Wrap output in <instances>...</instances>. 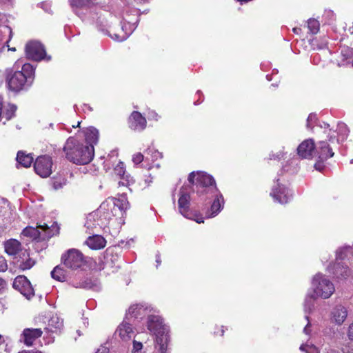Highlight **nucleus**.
<instances>
[{"label": "nucleus", "mask_w": 353, "mask_h": 353, "mask_svg": "<svg viewBox=\"0 0 353 353\" xmlns=\"http://www.w3.org/2000/svg\"><path fill=\"white\" fill-rule=\"evenodd\" d=\"M63 150L65 152L66 158L76 164L85 165L89 163L92 160L94 154L93 146L84 145L73 137L68 139Z\"/></svg>", "instance_id": "f257e3e1"}, {"label": "nucleus", "mask_w": 353, "mask_h": 353, "mask_svg": "<svg viewBox=\"0 0 353 353\" xmlns=\"http://www.w3.org/2000/svg\"><path fill=\"white\" fill-rule=\"evenodd\" d=\"M188 181L196 185V193L199 196L215 194L218 192L213 177L204 172H192L188 176Z\"/></svg>", "instance_id": "f03ea898"}, {"label": "nucleus", "mask_w": 353, "mask_h": 353, "mask_svg": "<svg viewBox=\"0 0 353 353\" xmlns=\"http://www.w3.org/2000/svg\"><path fill=\"white\" fill-rule=\"evenodd\" d=\"M148 329L156 335L158 351L165 353L168 348L169 336L165 333L166 329L162 319L159 316H149L148 319Z\"/></svg>", "instance_id": "7ed1b4c3"}, {"label": "nucleus", "mask_w": 353, "mask_h": 353, "mask_svg": "<svg viewBox=\"0 0 353 353\" xmlns=\"http://www.w3.org/2000/svg\"><path fill=\"white\" fill-rule=\"evenodd\" d=\"M312 288L315 297L323 299H329L335 291L334 283L322 273H317L314 276Z\"/></svg>", "instance_id": "20e7f679"}, {"label": "nucleus", "mask_w": 353, "mask_h": 353, "mask_svg": "<svg viewBox=\"0 0 353 353\" xmlns=\"http://www.w3.org/2000/svg\"><path fill=\"white\" fill-rule=\"evenodd\" d=\"M108 204H101L97 210L90 213L85 223V226L89 230L96 228L97 226L101 227L106 224L107 221L111 219L108 212H105V210H108Z\"/></svg>", "instance_id": "39448f33"}, {"label": "nucleus", "mask_w": 353, "mask_h": 353, "mask_svg": "<svg viewBox=\"0 0 353 353\" xmlns=\"http://www.w3.org/2000/svg\"><path fill=\"white\" fill-rule=\"evenodd\" d=\"M63 265L72 270L81 268L85 264L83 254L79 250L72 248L65 252L61 256Z\"/></svg>", "instance_id": "423d86ee"}, {"label": "nucleus", "mask_w": 353, "mask_h": 353, "mask_svg": "<svg viewBox=\"0 0 353 353\" xmlns=\"http://www.w3.org/2000/svg\"><path fill=\"white\" fill-rule=\"evenodd\" d=\"M7 82L11 90L19 92L25 88L28 82V77L22 71H16L8 75Z\"/></svg>", "instance_id": "0eeeda50"}, {"label": "nucleus", "mask_w": 353, "mask_h": 353, "mask_svg": "<svg viewBox=\"0 0 353 353\" xmlns=\"http://www.w3.org/2000/svg\"><path fill=\"white\" fill-rule=\"evenodd\" d=\"M12 287L28 299H30L34 295V289L30 282L23 275H19L14 279Z\"/></svg>", "instance_id": "6e6552de"}, {"label": "nucleus", "mask_w": 353, "mask_h": 353, "mask_svg": "<svg viewBox=\"0 0 353 353\" xmlns=\"http://www.w3.org/2000/svg\"><path fill=\"white\" fill-rule=\"evenodd\" d=\"M52 161L48 156H40L37 158L34 169L37 174L43 178L48 177L52 173Z\"/></svg>", "instance_id": "1a4fd4ad"}, {"label": "nucleus", "mask_w": 353, "mask_h": 353, "mask_svg": "<svg viewBox=\"0 0 353 353\" xmlns=\"http://www.w3.org/2000/svg\"><path fill=\"white\" fill-rule=\"evenodd\" d=\"M26 53L28 59L40 61L46 55L44 47L38 41H30L26 46Z\"/></svg>", "instance_id": "9d476101"}, {"label": "nucleus", "mask_w": 353, "mask_h": 353, "mask_svg": "<svg viewBox=\"0 0 353 353\" xmlns=\"http://www.w3.org/2000/svg\"><path fill=\"white\" fill-rule=\"evenodd\" d=\"M125 23L121 26L119 32L114 33L110 37L115 41H122L125 40L136 28L135 24L138 22L136 19L134 22L124 18Z\"/></svg>", "instance_id": "9b49d317"}, {"label": "nucleus", "mask_w": 353, "mask_h": 353, "mask_svg": "<svg viewBox=\"0 0 353 353\" xmlns=\"http://www.w3.org/2000/svg\"><path fill=\"white\" fill-rule=\"evenodd\" d=\"M187 188L183 186L180 190V196L178 200V205L180 213L185 217L190 219L189 212L190 205V196L186 191Z\"/></svg>", "instance_id": "f8f14e48"}, {"label": "nucleus", "mask_w": 353, "mask_h": 353, "mask_svg": "<svg viewBox=\"0 0 353 353\" xmlns=\"http://www.w3.org/2000/svg\"><path fill=\"white\" fill-rule=\"evenodd\" d=\"M277 181H279V179ZM270 194L280 203H288L292 196V194L290 193V190L283 185H281L279 182L273 186L272 192Z\"/></svg>", "instance_id": "ddd939ff"}, {"label": "nucleus", "mask_w": 353, "mask_h": 353, "mask_svg": "<svg viewBox=\"0 0 353 353\" xmlns=\"http://www.w3.org/2000/svg\"><path fill=\"white\" fill-rule=\"evenodd\" d=\"M146 119L137 111H134L129 118V126L134 131H142L146 127Z\"/></svg>", "instance_id": "4468645a"}, {"label": "nucleus", "mask_w": 353, "mask_h": 353, "mask_svg": "<svg viewBox=\"0 0 353 353\" xmlns=\"http://www.w3.org/2000/svg\"><path fill=\"white\" fill-rule=\"evenodd\" d=\"M315 149L314 141L311 139L303 141L297 148L298 154L303 159L312 157Z\"/></svg>", "instance_id": "2eb2a0df"}, {"label": "nucleus", "mask_w": 353, "mask_h": 353, "mask_svg": "<svg viewBox=\"0 0 353 353\" xmlns=\"http://www.w3.org/2000/svg\"><path fill=\"white\" fill-rule=\"evenodd\" d=\"M43 332L39 328H26L21 334V338L27 346H32L34 341L41 336Z\"/></svg>", "instance_id": "dca6fc26"}, {"label": "nucleus", "mask_w": 353, "mask_h": 353, "mask_svg": "<svg viewBox=\"0 0 353 353\" xmlns=\"http://www.w3.org/2000/svg\"><path fill=\"white\" fill-rule=\"evenodd\" d=\"M329 271L338 279H345L351 275V271L343 263H336L328 267Z\"/></svg>", "instance_id": "f3484780"}, {"label": "nucleus", "mask_w": 353, "mask_h": 353, "mask_svg": "<svg viewBox=\"0 0 353 353\" xmlns=\"http://www.w3.org/2000/svg\"><path fill=\"white\" fill-rule=\"evenodd\" d=\"M347 316V310L342 305H336L331 312V320L336 325H341Z\"/></svg>", "instance_id": "a211bd4d"}, {"label": "nucleus", "mask_w": 353, "mask_h": 353, "mask_svg": "<svg viewBox=\"0 0 353 353\" xmlns=\"http://www.w3.org/2000/svg\"><path fill=\"white\" fill-rule=\"evenodd\" d=\"M117 332L123 341L130 340L134 335L133 328L131 321L124 319L123 322L119 325Z\"/></svg>", "instance_id": "6ab92c4d"}, {"label": "nucleus", "mask_w": 353, "mask_h": 353, "mask_svg": "<svg viewBox=\"0 0 353 353\" xmlns=\"http://www.w3.org/2000/svg\"><path fill=\"white\" fill-rule=\"evenodd\" d=\"M208 198L214 197L212 204L210 207V214L208 217H213L218 214L223 207V197L222 194L218 191L215 194H208Z\"/></svg>", "instance_id": "aec40b11"}, {"label": "nucleus", "mask_w": 353, "mask_h": 353, "mask_svg": "<svg viewBox=\"0 0 353 353\" xmlns=\"http://www.w3.org/2000/svg\"><path fill=\"white\" fill-rule=\"evenodd\" d=\"M5 252L10 256H15L23 250L21 243L14 239H10L4 243Z\"/></svg>", "instance_id": "412c9836"}, {"label": "nucleus", "mask_w": 353, "mask_h": 353, "mask_svg": "<svg viewBox=\"0 0 353 353\" xmlns=\"http://www.w3.org/2000/svg\"><path fill=\"white\" fill-rule=\"evenodd\" d=\"M316 152L319 159L322 161H326L327 159L332 157L334 154L330 145L326 141H323L318 143Z\"/></svg>", "instance_id": "4be33fe9"}, {"label": "nucleus", "mask_w": 353, "mask_h": 353, "mask_svg": "<svg viewBox=\"0 0 353 353\" xmlns=\"http://www.w3.org/2000/svg\"><path fill=\"white\" fill-rule=\"evenodd\" d=\"M85 243L91 249L99 250L105 246L106 241L101 235H93L92 236H89Z\"/></svg>", "instance_id": "5701e85b"}, {"label": "nucleus", "mask_w": 353, "mask_h": 353, "mask_svg": "<svg viewBox=\"0 0 353 353\" xmlns=\"http://www.w3.org/2000/svg\"><path fill=\"white\" fill-rule=\"evenodd\" d=\"M85 138L88 146H93L99 140V131L94 127H90L85 131Z\"/></svg>", "instance_id": "b1692460"}, {"label": "nucleus", "mask_w": 353, "mask_h": 353, "mask_svg": "<svg viewBox=\"0 0 353 353\" xmlns=\"http://www.w3.org/2000/svg\"><path fill=\"white\" fill-rule=\"evenodd\" d=\"M145 309L143 306L139 304L132 305L130 307L125 319L128 321L132 320V319H137L144 314Z\"/></svg>", "instance_id": "393cba45"}, {"label": "nucleus", "mask_w": 353, "mask_h": 353, "mask_svg": "<svg viewBox=\"0 0 353 353\" xmlns=\"http://www.w3.org/2000/svg\"><path fill=\"white\" fill-rule=\"evenodd\" d=\"M111 202H112V205L116 206L119 210H121L123 214L129 208V202L127 200L125 192L122 193L119 198H112Z\"/></svg>", "instance_id": "a878e982"}, {"label": "nucleus", "mask_w": 353, "mask_h": 353, "mask_svg": "<svg viewBox=\"0 0 353 353\" xmlns=\"http://www.w3.org/2000/svg\"><path fill=\"white\" fill-rule=\"evenodd\" d=\"M16 159L19 164L24 168H29L33 162L34 157L31 154H26L23 151H19Z\"/></svg>", "instance_id": "bb28decb"}, {"label": "nucleus", "mask_w": 353, "mask_h": 353, "mask_svg": "<svg viewBox=\"0 0 353 353\" xmlns=\"http://www.w3.org/2000/svg\"><path fill=\"white\" fill-rule=\"evenodd\" d=\"M21 254L23 255V260L18 265L19 268L24 271L33 267L35 262L33 259L30 258L29 253L27 250H24L23 252H21Z\"/></svg>", "instance_id": "cd10ccee"}, {"label": "nucleus", "mask_w": 353, "mask_h": 353, "mask_svg": "<svg viewBox=\"0 0 353 353\" xmlns=\"http://www.w3.org/2000/svg\"><path fill=\"white\" fill-rule=\"evenodd\" d=\"M63 326V321L57 316H52L48 322V330L50 332H57L60 330Z\"/></svg>", "instance_id": "c85d7f7f"}, {"label": "nucleus", "mask_w": 353, "mask_h": 353, "mask_svg": "<svg viewBox=\"0 0 353 353\" xmlns=\"http://www.w3.org/2000/svg\"><path fill=\"white\" fill-rule=\"evenodd\" d=\"M317 298L318 297H315V295L313 294H308L305 296L303 303L304 312L305 314H310L314 308V300Z\"/></svg>", "instance_id": "c756f323"}, {"label": "nucleus", "mask_w": 353, "mask_h": 353, "mask_svg": "<svg viewBox=\"0 0 353 353\" xmlns=\"http://www.w3.org/2000/svg\"><path fill=\"white\" fill-rule=\"evenodd\" d=\"M17 106L14 104H8L4 110H1V117L5 118L6 121L10 120L15 115Z\"/></svg>", "instance_id": "7c9ffc66"}, {"label": "nucleus", "mask_w": 353, "mask_h": 353, "mask_svg": "<svg viewBox=\"0 0 353 353\" xmlns=\"http://www.w3.org/2000/svg\"><path fill=\"white\" fill-rule=\"evenodd\" d=\"M70 6L74 9L88 7L90 4L94 3L97 0H68Z\"/></svg>", "instance_id": "2f4dec72"}, {"label": "nucleus", "mask_w": 353, "mask_h": 353, "mask_svg": "<svg viewBox=\"0 0 353 353\" xmlns=\"http://www.w3.org/2000/svg\"><path fill=\"white\" fill-rule=\"evenodd\" d=\"M51 276L54 279L61 282L66 279L65 271L59 265L56 266L51 272Z\"/></svg>", "instance_id": "473e14b6"}, {"label": "nucleus", "mask_w": 353, "mask_h": 353, "mask_svg": "<svg viewBox=\"0 0 353 353\" xmlns=\"http://www.w3.org/2000/svg\"><path fill=\"white\" fill-rule=\"evenodd\" d=\"M21 234L33 239H39L41 236L39 230L37 228L33 227H26L23 230Z\"/></svg>", "instance_id": "72a5a7b5"}, {"label": "nucleus", "mask_w": 353, "mask_h": 353, "mask_svg": "<svg viewBox=\"0 0 353 353\" xmlns=\"http://www.w3.org/2000/svg\"><path fill=\"white\" fill-rule=\"evenodd\" d=\"M96 25L99 30L106 33L107 28L108 27V22L105 16L100 14L96 19Z\"/></svg>", "instance_id": "f704fd0d"}, {"label": "nucleus", "mask_w": 353, "mask_h": 353, "mask_svg": "<svg viewBox=\"0 0 353 353\" xmlns=\"http://www.w3.org/2000/svg\"><path fill=\"white\" fill-rule=\"evenodd\" d=\"M102 204L109 205L108 207H107L108 210H105V212H108L110 217L115 216L121 218L123 216V214L121 213V210H119L116 206L112 205V202H111V201L109 202L103 203Z\"/></svg>", "instance_id": "c9c22d12"}, {"label": "nucleus", "mask_w": 353, "mask_h": 353, "mask_svg": "<svg viewBox=\"0 0 353 353\" xmlns=\"http://www.w3.org/2000/svg\"><path fill=\"white\" fill-rule=\"evenodd\" d=\"M66 182L65 177L59 175L52 179V185L54 190H57L62 188L66 184Z\"/></svg>", "instance_id": "e433bc0d"}, {"label": "nucleus", "mask_w": 353, "mask_h": 353, "mask_svg": "<svg viewBox=\"0 0 353 353\" xmlns=\"http://www.w3.org/2000/svg\"><path fill=\"white\" fill-rule=\"evenodd\" d=\"M320 23L314 19H310L307 21V28L310 33L316 34L319 30Z\"/></svg>", "instance_id": "4c0bfd02"}, {"label": "nucleus", "mask_w": 353, "mask_h": 353, "mask_svg": "<svg viewBox=\"0 0 353 353\" xmlns=\"http://www.w3.org/2000/svg\"><path fill=\"white\" fill-rule=\"evenodd\" d=\"M352 250L350 246H343L339 248L336 252V260H343L347 256V253L350 252Z\"/></svg>", "instance_id": "58836bf2"}, {"label": "nucleus", "mask_w": 353, "mask_h": 353, "mask_svg": "<svg viewBox=\"0 0 353 353\" xmlns=\"http://www.w3.org/2000/svg\"><path fill=\"white\" fill-rule=\"evenodd\" d=\"M114 173L121 179L125 177L128 174L125 172V168L123 162H119L114 168Z\"/></svg>", "instance_id": "ea45409f"}, {"label": "nucleus", "mask_w": 353, "mask_h": 353, "mask_svg": "<svg viewBox=\"0 0 353 353\" xmlns=\"http://www.w3.org/2000/svg\"><path fill=\"white\" fill-rule=\"evenodd\" d=\"M121 180L118 182V185L119 187H126L128 188L130 185L133 184L134 181L133 178L130 175H125V177H122L120 179Z\"/></svg>", "instance_id": "a19ab883"}, {"label": "nucleus", "mask_w": 353, "mask_h": 353, "mask_svg": "<svg viewBox=\"0 0 353 353\" xmlns=\"http://www.w3.org/2000/svg\"><path fill=\"white\" fill-rule=\"evenodd\" d=\"M312 46L314 49L316 48L318 50H324L327 48V42L326 40H323L320 41L319 40L315 39L312 40Z\"/></svg>", "instance_id": "79ce46f5"}, {"label": "nucleus", "mask_w": 353, "mask_h": 353, "mask_svg": "<svg viewBox=\"0 0 353 353\" xmlns=\"http://www.w3.org/2000/svg\"><path fill=\"white\" fill-rule=\"evenodd\" d=\"M316 120V116L314 114H310L307 119L306 126L308 129L312 128V123Z\"/></svg>", "instance_id": "37998d69"}, {"label": "nucleus", "mask_w": 353, "mask_h": 353, "mask_svg": "<svg viewBox=\"0 0 353 353\" xmlns=\"http://www.w3.org/2000/svg\"><path fill=\"white\" fill-rule=\"evenodd\" d=\"M285 153L282 151H279L277 153H271L269 156V159L280 160L284 157Z\"/></svg>", "instance_id": "c03bdc74"}, {"label": "nucleus", "mask_w": 353, "mask_h": 353, "mask_svg": "<svg viewBox=\"0 0 353 353\" xmlns=\"http://www.w3.org/2000/svg\"><path fill=\"white\" fill-rule=\"evenodd\" d=\"M143 155L141 152H138L133 155L132 161L134 164H139L143 161Z\"/></svg>", "instance_id": "a18cd8bd"}, {"label": "nucleus", "mask_w": 353, "mask_h": 353, "mask_svg": "<svg viewBox=\"0 0 353 353\" xmlns=\"http://www.w3.org/2000/svg\"><path fill=\"white\" fill-rule=\"evenodd\" d=\"M143 345L141 342H138L135 340L133 341V353H138L142 349Z\"/></svg>", "instance_id": "49530a36"}, {"label": "nucleus", "mask_w": 353, "mask_h": 353, "mask_svg": "<svg viewBox=\"0 0 353 353\" xmlns=\"http://www.w3.org/2000/svg\"><path fill=\"white\" fill-rule=\"evenodd\" d=\"M8 265L6 260L3 256L0 255V272H3L7 270Z\"/></svg>", "instance_id": "de8ad7c7"}, {"label": "nucleus", "mask_w": 353, "mask_h": 353, "mask_svg": "<svg viewBox=\"0 0 353 353\" xmlns=\"http://www.w3.org/2000/svg\"><path fill=\"white\" fill-rule=\"evenodd\" d=\"M325 161H322L321 159H319L315 164H314V168L316 170H319V171H321L323 170L324 168V164H323V162Z\"/></svg>", "instance_id": "09e8293b"}, {"label": "nucleus", "mask_w": 353, "mask_h": 353, "mask_svg": "<svg viewBox=\"0 0 353 353\" xmlns=\"http://www.w3.org/2000/svg\"><path fill=\"white\" fill-rule=\"evenodd\" d=\"M305 318L307 321V324L306 325V326L304 327L303 329V332L305 334H310V327L311 326V324L309 321V316L307 315L305 316Z\"/></svg>", "instance_id": "8fccbe9b"}, {"label": "nucleus", "mask_w": 353, "mask_h": 353, "mask_svg": "<svg viewBox=\"0 0 353 353\" xmlns=\"http://www.w3.org/2000/svg\"><path fill=\"white\" fill-rule=\"evenodd\" d=\"M41 8H43L46 12H50V5L48 3L43 2L40 3Z\"/></svg>", "instance_id": "3c124183"}, {"label": "nucleus", "mask_w": 353, "mask_h": 353, "mask_svg": "<svg viewBox=\"0 0 353 353\" xmlns=\"http://www.w3.org/2000/svg\"><path fill=\"white\" fill-rule=\"evenodd\" d=\"M347 335L350 340H353V323L349 326Z\"/></svg>", "instance_id": "603ef678"}, {"label": "nucleus", "mask_w": 353, "mask_h": 353, "mask_svg": "<svg viewBox=\"0 0 353 353\" xmlns=\"http://www.w3.org/2000/svg\"><path fill=\"white\" fill-rule=\"evenodd\" d=\"M149 117H150L151 119H154L155 121H157L159 119V118L158 114L157 112H155L154 111L150 112Z\"/></svg>", "instance_id": "864d4df0"}, {"label": "nucleus", "mask_w": 353, "mask_h": 353, "mask_svg": "<svg viewBox=\"0 0 353 353\" xmlns=\"http://www.w3.org/2000/svg\"><path fill=\"white\" fill-rule=\"evenodd\" d=\"M108 352H109V350L105 346H101L96 352V353H108Z\"/></svg>", "instance_id": "5fc2aeb1"}, {"label": "nucleus", "mask_w": 353, "mask_h": 353, "mask_svg": "<svg viewBox=\"0 0 353 353\" xmlns=\"http://www.w3.org/2000/svg\"><path fill=\"white\" fill-rule=\"evenodd\" d=\"M156 262L157 263V266L159 265L161 263L160 254L159 252L156 254Z\"/></svg>", "instance_id": "6e6d98bb"}, {"label": "nucleus", "mask_w": 353, "mask_h": 353, "mask_svg": "<svg viewBox=\"0 0 353 353\" xmlns=\"http://www.w3.org/2000/svg\"><path fill=\"white\" fill-rule=\"evenodd\" d=\"M5 287L6 282L2 279H0V291L3 290Z\"/></svg>", "instance_id": "4d7b16f0"}, {"label": "nucleus", "mask_w": 353, "mask_h": 353, "mask_svg": "<svg viewBox=\"0 0 353 353\" xmlns=\"http://www.w3.org/2000/svg\"><path fill=\"white\" fill-rule=\"evenodd\" d=\"M29 69L32 70V67L30 64H24L22 68V70L24 71L28 70Z\"/></svg>", "instance_id": "13d9d810"}, {"label": "nucleus", "mask_w": 353, "mask_h": 353, "mask_svg": "<svg viewBox=\"0 0 353 353\" xmlns=\"http://www.w3.org/2000/svg\"><path fill=\"white\" fill-rule=\"evenodd\" d=\"M324 353H340L336 350H332V349H327L325 350Z\"/></svg>", "instance_id": "bf43d9fd"}, {"label": "nucleus", "mask_w": 353, "mask_h": 353, "mask_svg": "<svg viewBox=\"0 0 353 353\" xmlns=\"http://www.w3.org/2000/svg\"><path fill=\"white\" fill-rule=\"evenodd\" d=\"M308 347V345H304V344H303V345H301L300 346V350H301V351H305L307 353H309V352H308V351L306 350V347Z\"/></svg>", "instance_id": "052dcab7"}, {"label": "nucleus", "mask_w": 353, "mask_h": 353, "mask_svg": "<svg viewBox=\"0 0 353 353\" xmlns=\"http://www.w3.org/2000/svg\"><path fill=\"white\" fill-rule=\"evenodd\" d=\"M19 353H41V352L40 351H34V350H32V351H27V350H23L21 352H19Z\"/></svg>", "instance_id": "680f3d73"}, {"label": "nucleus", "mask_w": 353, "mask_h": 353, "mask_svg": "<svg viewBox=\"0 0 353 353\" xmlns=\"http://www.w3.org/2000/svg\"><path fill=\"white\" fill-rule=\"evenodd\" d=\"M160 156H161V154L159 152H157V151L154 152V158L157 159Z\"/></svg>", "instance_id": "e2e57ef3"}, {"label": "nucleus", "mask_w": 353, "mask_h": 353, "mask_svg": "<svg viewBox=\"0 0 353 353\" xmlns=\"http://www.w3.org/2000/svg\"><path fill=\"white\" fill-rule=\"evenodd\" d=\"M6 28L9 31V37H10L9 39H10L11 37H12V32L11 29L9 27H6Z\"/></svg>", "instance_id": "0e129e2a"}, {"label": "nucleus", "mask_w": 353, "mask_h": 353, "mask_svg": "<svg viewBox=\"0 0 353 353\" xmlns=\"http://www.w3.org/2000/svg\"><path fill=\"white\" fill-rule=\"evenodd\" d=\"M39 228H43V230H47L49 229L48 226L46 224H45L44 225H40Z\"/></svg>", "instance_id": "69168bd1"}, {"label": "nucleus", "mask_w": 353, "mask_h": 353, "mask_svg": "<svg viewBox=\"0 0 353 353\" xmlns=\"http://www.w3.org/2000/svg\"><path fill=\"white\" fill-rule=\"evenodd\" d=\"M6 210L5 206L0 205V214L3 212V210Z\"/></svg>", "instance_id": "338daca9"}, {"label": "nucleus", "mask_w": 353, "mask_h": 353, "mask_svg": "<svg viewBox=\"0 0 353 353\" xmlns=\"http://www.w3.org/2000/svg\"><path fill=\"white\" fill-rule=\"evenodd\" d=\"M196 221L199 223H203V219H196Z\"/></svg>", "instance_id": "774afa93"}]
</instances>
